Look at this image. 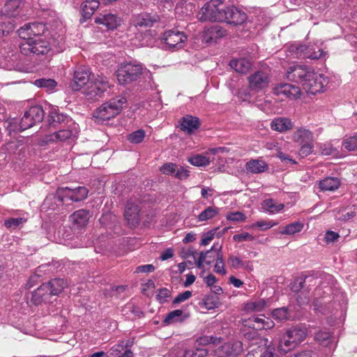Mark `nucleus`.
Returning <instances> with one entry per match:
<instances>
[{"instance_id":"nucleus-1","label":"nucleus","mask_w":357,"mask_h":357,"mask_svg":"<svg viewBox=\"0 0 357 357\" xmlns=\"http://www.w3.org/2000/svg\"><path fill=\"white\" fill-rule=\"evenodd\" d=\"M126 102L125 97L114 98L96 109L93 112V116L102 121L109 120L120 113Z\"/></svg>"},{"instance_id":"nucleus-2","label":"nucleus","mask_w":357,"mask_h":357,"mask_svg":"<svg viewBox=\"0 0 357 357\" xmlns=\"http://www.w3.org/2000/svg\"><path fill=\"white\" fill-rule=\"evenodd\" d=\"M305 328L294 326L287 330L280 341V350L284 353L295 349L306 337Z\"/></svg>"},{"instance_id":"nucleus-3","label":"nucleus","mask_w":357,"mask_h":357,"mask_svg":"<svg viewBox=\"0 0 357 357\" xmlns=\"http://www.w3.org/2000/svg\"><path fill=\"white\" fill-rule=\"evenodd\" d=\"M143 66L141 63H121L116 72L119 83L126 85L137 81L143 74Z\"/></svg>"},{"instance_id":"nucleus-4","label":"nucleus","mask_w":357,"mask_h":357,"mask_svg":"<svg viewBox=\"0 0 357 357\" xmlns=\"http://www.w3.org/2000/svg\"><path fill=\"white\" fill-rule=\"evenodd\" d=\"M224 0H211L200 9L197 14V18L200 22H221Z\"/></svg>"},{"instance_id":"nucleus-5","label":"nucleus","mask_w":357,"mask_h":357,"mask_svg":"<svg viewBox=\"0 0 357 357\" xmlns=\"http://www.w3.org/2000/svg\"><path fill=\"white\" fill-rule=\"evenodd\" d=\"M187 36L183 31L176 29L167 30L160 36L161 43L166 45L167 49L176 51L184 47L187 40Z\"/></svg>"},{"instance_id":"nucleus-6","label":"nucleus","mask_w":357,"mask_h":357,"mask_svg":"<svg viewBox=\"0 0 357 357\" xmlns=\"http://www.w3.org/2000/svg\"><path fill=\"white\" fill-rule=\"evenodd\" d=\"M89 190L84 186H78L75 188L69 187L59 188L55 194V198L60 202L68 200L78 202L84 200L88 196Z\"/></svg>"},{"instance_id":"nucleus-7","label":"nucleus","mask_w":357,"mask_h":357,"mask_svg":"<svg viewBox=\"0 0 357 357\" xmlns=\"http://www.w3.org/2000/svg\"><path fill=\"white\" fill-rule=\"evenodd\" d=\"M20 52L26 56L44 55L50 50L48 41L42 38L24 41L20 46Z\"/></svg>"},{"instance_id":"nucleus-8","label":"nucleus","mask_w":357,"mask_h":357,"mask_svg":"<svg viewBox=\"0 0 357 357\" xmlns=\"http://www.w3.org/2000/svg\"><path fill=\"white\" fill-rule=\"evenodd\" d=\"M221 338L213 335L202 336L196 340L192 349L185 352V357H206L208 350L206 347L208 344H218L220 343Z\"/></svg>"},{"instance_id":"nucleus-9","label":"nucleus","mask_w":357,"mask_h":357,"mask_svg":"<svg viewBox=\"0 0 357 357\" xmlns=\"http://www.w3.org/2000/svg\"><path fill=\"white\" fill-rule=\"evenodd\" d=\"M221 22L238 26L243 24L247 20V14L238 8L222 6Z\"/></svg>"},{"instance_id":"nucleus-10","label":"nucleus","mask_w":357,"mask_h":357,"mask_svg":"<svg viewBox=\"0 0 357 357\" xmlns=\"http://www.w3.org/2000/svg\"><path fill=\"white\" fill-rule=\"evenodd\" d=\"M313 70L312 67L305 65H293L287 69L286 77L288 80L301 83L303 86V82L310 77Z\"/></svg>"},{"instance_id":"nucleus-11","label":"nucleus","mask_w":357,"mask_h":357,"mask_svg":"<svg viewBox=\"0 0 357 357\" xmlns=\"http://www.w3.org/2000/svg\"><path fill=\"white\" fill-rule=\"evenodd\" d=\"M45 25L43 23L33 22L25 24L18 29L17 33L21 38L27 41L41 38V35L45 32Z\"/></svg>"},{"instance_id":"nucleus-12","label":"nucleus","mask_w":357,"mask_h":357,"mask_svg":"<svg viewBox=\"0 0 357 357\" xmlns=\"http://www.w3.org/2000/svg\"><path fill=\"white\" fill-rule=\"evenodd\" d=\"M244 327L252 328L254 331L268 330L272 328L275 324L269 317L260 314L251 316L247 319H242Z\"/></svg>"},{"instance_id":"nucleus-13","label":"nucleus","mask_w":357,"mask_h":357,"mask_svg":"<svg viewBox=\"0 0 357 357\" xmlns=\"http://www.w3.org/2000/svg\"><path fill=\"white\" fill-rule=\"evenodd\" d=\"M325 84L324 77L313 70L310 77L303 82V88L307 93L311 94H316L323 91Z\"/></svg>"},{"instance_id":"nucleus-14","label":"nucleus","mask_w":357,"mask_h":357,"mask_svg":"<svg viewBox=\"0 0 357 357\" xmlns=\"http://www.w3.org/2000/svg\"><path fill=\"white\" fill-rule=\"evenodd\" d=\"M248 82L250 90L258 92L268 86L270 77L267 73L258 70L248 77Z\"/></svg>"},{"instance_id":"nucleus-15","label":"nucleus","mask_w":357,"mask_h":357,"mask_svg":"<svg viewBox=\"0 0 357 357\" xmlns=\"http://www.w3.org/2000/svg\"><path fill=\"white\" fill-rule=\"evenodd\" d=\"M109 86L107 78L98 76L93 82L90 83L86 95L89 99H96L98 97H101Z\"/></svg>"},{"instance_id":"nucleus-16","label":"nucleus","mask_w":357,"mask_h":357,"mask_svg":"<svg viewBox=\"0 0 357 357\" xmlns=\"http://www.w3.org/2000/svg\"><path fill=\"white\" fill-rule=\"evenodd\" d=\"M160 20L157 13L144 12L134 16L133 25L139 28H149L153 26Z\"/></svg>"},{"instance_id":"nucleus-17","label":"nucleus","mask_w":357,"mask_h":357,"mask_svg":"<svg viewBox=\"0 0 357 357\" xmlns=\"http://www.w3.org/2000/svg\"><path fill=\"white\" fill-rule=\"evenodd\" d=\"M243 351V343L241 341L228 342L220 347L217 350L219 356H238Z\"/></svg>"},{"instance_id":"nucleus-18","label":"nucleus","mask_w":357,"mask_h":357,"mask_svg":"<svg viewBox=\"0 0 357 357\" xmlns=\"http://www.w3.org/2000/svg\"><path fill=\"white\" fill-rule=\"evenodd\" d=\"M139 206L137 203L132 200L128 201L125 208L124 217L130 227H136L139 224Z\"/></svg>"},{"instance_id":"nucleus-19","label":"nucleus","mask_w":357,"mask_h":357,"mask_svg":"<svg viewBox=\"0 0 357 357\" xmlns=\"http://www.w3.org/2000/svg\"><path fill=\"white\" fill-rule=\"evenodd\" d=\"M91 73L84 67L78 68L74 73L73 81L70 86L73 91H79L89 81Z\"/></svg>"},{"instance_id":"nucleus-20","label":"nucleus","mask_w":357,"mask_h":357,"mask_svg":"<svg viewBox=\"0 0 357 357\" xmlns=\"http://www.w3.org/2000/svg\"><path fill=\"white\" fill-rule=\"evenodd\" d=\"M95 22L105 26L108 29L114 30L120 26L121 19L116 14L107 13L96 17Z\"/></svg>"},{"instance_id":"nucleus-21","label":"nucleus","mask_w":357,"mask_h":357,"mask_svg":"<svg viewBox=\"0 0 357 357\" xmlns=\"http://www.w3.org/2000/svg\"><path fill=\"white\" fill-rule=\"evenodd\" d=\"M274 90L277 95H284L289 99H297L301 96L300 88L291 84H280Z\"/></svg>"},{"instance_id":"nucleus-22","label":"nucleus","mask_w":357,"mask_h":357,"mask_svg":"<svg viewBox=\"0 0 357 357\" xmlns=\"http://www.w3.org/2000/svg\"><path fill=\"white\" fill-rule=\"evenodd\" d=\"M201 126V122L199 118L187 115L181 119L179 128L181 130L187 132L189 134L194 132Z\"/></svg>"},{"instance_id":"nucleus-23","label":"nucleus","mask_w":357,"mask_h":357,"mask_svg":"<svg viewBox=\"0 0 357 357\" xmlns=\"http://www.w3.org/2000/svg\"><path fill=\"white\" fill-rule=\"evenodd\" d=\"M47 285L44 283L42 284L36 290L32 292L30 301L35 305H38L43 302L50 301L51 297L48 291L47 290Z\"/></svg>"},{"instance_id":"nucleus-24","label":"nucleus","mask_w":357,"mask_h":357,"mask_svg":"<svg viewBox=\"0 0 357 357\" xmlns=\"http://www.w3.org/2000/svg\"><path fill=\"white\" fill-rule=\"evenodd\" d=\"M293 141L299 144L314 142L313 133L303 127L297 128L292 136Z\"/></svg>"},{"instance_id":"nucleus-25","label":"nucleus","mask_w":357,"mask_h":357,"mask_svg":"<svg viewBox=\"0 0 357 357\" xmlns=\"http://www.w3.org/2000/svg\"><path fill=\"white\" fill-rule=\"evenodd\" d=\"M293 127L294 123L290 119L286 117L275 118L271 123V129L280 132H285L291 130Z\"/></svg>"},{"instance_id":"nucleus-26","label":"nucleus","mask_w":357,"mask_h":357,"mask_svg":"<svg viewBox=\"0 0 357 357\" xmlns=\"http://www.w3.org/2000/svg\"><path fill=\"white\" fill-rule=\"evenodd\" d=\"M70 219L77 228L84 227L88 224L89 211L85 209L78 210L70 216Z\"/></svg>"},{"instance_id":"nucleus-27","label":"nucleus","mask_w":357,"mask_h":357,"mask_svg":"<svg viewBox=\"0 0 357 357\" xmlns=\"http://www.w3.org/2000/svg\"><path fill=\"white\" fill-rule=\"evenodd\" d=\"M21 1L20 0H8L1 9V14L6 17H15L19 14Z\"/></svg>"},{"instance_id":"nucleus-28","label":"nucleus","mask_w":357,"mask_h":357,"mask_svg":"<svg viewBox=\"0 0 357 357\" xmlns=\"http://www.w3.org/2000/svg\"><path fill=\"white\" fill-rule=\"evenodd\" d=\"M100 2L98 0H85L81 4V13L85 20H89L98 8Z\"/></svg>"},{"instance_id":"nucleus-29","label":"nucleus","mask_w":357,"mask_h":357,"mask_svg":"<svg viewBox=\"0 0 357 357\" xmlns=\"http://www.w3.org/2000/svg\"><path fill=\"white\" fill-rule=\"evenodd\" d=\"M44 284L47 286V290L51 296L59 295L67 285L66 282L61 278L52 279Z\"/></svg>"},{"instance_id":"nucleus-30","label":"nucleus","mask_w":357,"mask_h":357,"mask_svg":"<svg viewBox=\"0 0 357 357\" xmlns=\"http://www.w3.org/2000/svg\"><path fill=\"white\" fill-rule=\"evenodd\" d=\"M227 34V31L219 25L209 27L205 32V38L207 42L215 41Z\"/></svg>"},{"instance_id":"nucleus-31","label":"nucleus","mask_w":357,"mask_h":357,"mask_svg":"<svg viewBox=\"0 0 357 357\" xmlns=\"http://www.w3.org/2000/svg\"><path fill=\"white\" fill-rule=\"evenodd\" d=\"M340 185V181L335 177H326L319 181V187L321 191H335Z\"/></svg>"},{"instance_id":"nucleus-32","label":"nucleus","mask_w":357,"mask_h":357,"mask_svg":"<svg viewBox=\"0 0 357 357\" xmlns=\"http://www.w3.org/2000/svg\"><path fill=\"white\" fill-rule=\"evenodd\" d=\"M268 168L267 164L260 160H251L246 162L245 169L247 172L252 174H259L266 171Z\"/></svg>"},{"instance_id":"nucleus-33","label":"nucleus","mask_w":357,"mask_h":357,"mask_svg":"<svg viewBox=\"0 0 357 357\" xmlns=\"http://www.w3.org/2000/svg\"><path fill=\"white\" fill-rule=\"evenodd\" d=\"M229 66L241 74L247 73L251 68V63L246 59H233Z\"/></svg>"},{"instance_id":"nucleus-34","label":"nucleus","mask_w":357,"mask_h":357,"mask_svg":"<svg viewBox=\"0 0 357 357\" xmlns=\"http://www.w3.org/2000/svg\"><path fill=\"white\" fill-rule=\"evenodd\" d=\"M304 53L303 54V59H309L312 60L319 59L326 56V52L323 50L319 48L318 50L312 45H305Z\"/></svg>"},{"instance_id":"nucleus-35","label":"nucleus","mask_w":357,"mask_h":357,"mask_svg":"<svg viewBox=\"0 0 357 357\" xmlns=\"http://www.w3.org/2000/svg\"><path fill=\"white\" fill-rule=\"evenodd\" d=\"M261 207L264 211L273 214L282 211L284 206L283 204H277L273 199H266L261 203Z\"/></svg>"},{"instance_id":"nucleus-36","label":"nucleus","mask_w":357,"mask_h":357,"mask_svg":"<svg viewBox=\"0 0 357 357\" xmlns=\"http://www.w3.org/2000/svg\"><path fill=\"white\" fill-rule=\"evenodd\" d=\"M219 208L216 206H208L197 215L198 222H204L209 220L219 213Z\"/></svg>"},{"instance_id":"nucleus-37","label":"nucleus","mask_w":357,"mask_h":357,"mask_svg":"<svg viewBox=\"0 0 357 357\" xmlns=\"http://www.w3.org/2000/svg\"><path fill=\"white\" fill-rule=\"evenodd\" d=\"M304 227V224L300 221H296L286 225L280 234L282 235H294L301 232Z\"/></svg>"},{"instance_id":"nucleus-38","label":"nucleus","mask_w":357,"mask_h":357,"mask_svg":"<svg viewBox=\"0 0 357 357\" xmlns=\"http://www.w3.org/2000/svg\"><path fill=\"white\" fill-rule=\"evenodd\" d=\"M219 298L215 295H207L202 299L201 306L206 310H213L219 306Z\"/></svg>"},{"instance_id":"nucleus-39","label":"nucleus","mask_w":357,"mask_h":357,"mask_svg":"<svg viewBox=\"0 0 357 357\" xmlns=\"http://www.w3.org/2000/svg\"><path fill=\"white\" fill-rule=\"evenodd\" d=\"M73 136V131L69 129L60 130L57 132H54L51 135V141L53 142H64L68 139H70Z\"/></svg>"},{"instance_id":"nucleus-40","label":"nucleus","mask_w":357,"mask_h":357,"mask_svg":"<svg viewBox=\"0 0 357 357\" xmlns=\"http://www.w3.org/2000/svg\"><path fill=\"white\" fill-rule=\"evenodd\" d=\"M34 84L40 88H45L47 91H53L57 85L56 82L53 79L41 78L34 81Z\"/></svg>"},{"instance_id":"nucleus-41","label":"nucleus","mask_w":357,"mask_h":357,"mask_svg":"<svg viewBox=\"0 0 357 357\" xmlns=\"http://www.w3.org/2000/svg\"><path fill=\"white\" fill-rule=\"evenodd\" d=\"M26 112L37 123H40L44 118V111L40 106L31 107Z\"/></svg>"},{"instance_id":"nucleus-42","label":"nucleus","mask_w":357,"mask_h":357,"mask_svg":"<svg viewBox=\"0 0 357 357\" xmlns=\"http://www.w3.org/2000/svg\"><path fill=\"white\" fill-rule=\"evenodd\" d=\"M188 162L194 166H207L210 163V160L208 157L202 155H195L188 158Z\"/></svg>"},{"instance_id":"nucleus-43","label":"nucleus","mask_w":357,"mask_h":357,"mask_svg":"<svg viewBox=\"0 0 357 357\" xmlns=\"http://www.w3.org/2000/svg\"><path fill=\"white\" fill-rule=\"evenodd\" d=\"M304 50L305 49V45H296L293 44L289 46L288 52H289V56H293L294 58L297 59H303V54L304 53Z\"/></svg>"},{"instance_id":"nucleus-44","label":"nucleus","mask_w":357,"mask_h":357,"mask_svg":"<svg viewBox=\"0 0 357 357\" xmlns=\"http://www.w3.org/2000/svg\"><path fill=\"white\" fill-rule=\"evenodd\" d=\"M228 264L231 268L238 269L241 267L248 268L250 264V261H244L238 257L230 255L228 258Z\"/></svg>"},{"instance_id":"nucleus-45","label":"nucleus","mask_w":357,"mask_h":357,"mask_svg":"<svg viewBox=\"0 0 357 357\" xmlns=\"http://www.w3.org/2000/svg\"><path fill=\"white\" fill-rule=\"evenodd\" d=\"M265 304L266 303L264 300L250 302L245 304V310L247 312H260L264 308Z\"/></svg>"},{"instance_id":"nucleus-46","label":"nucleus","mask_w":357,"mask_h":357,"mask_svg":"<svg viewBox=\"0 0 357 357\" xmlns=\"http://www.w3.org/2000/svg\"><path fill=\"white\" fill-rule=\"evenodd\" d=\"M26 221L27 220L24 218H10L5 220L4 225L8 229H15Z\"/></svg>"},{"instance_id":"nucleus-47","label":"nucleus","mask_w":357,"mask_h":357,"mask_svg":"<svg viewBox=\"0 0 357 357\" xmlns=\"http://www.w3.org/2000/svg\"><path fill=\"white\" fill-rule=\"evenodd\" d=\"M278 223L277 222H274L273 220H259L252 223L250 228L255 229L259 228L262 231L267 230L271 229V227L277 225Z\"/></svg>"},{"instance_id":"nucleus-48","label":"nucleus","mask_w":357,"mask_h":357,"mask_svg":"<svg viewBox=\"0 0 357 357\" xmlns=\"http://www.w3.org/2000/svg\"><path fill=\"white\" fill-rule=\"evenodd\" d=\"M183 313V312L181 310H175L169 312L163 321L164 324L165 325H169L178 321Z\"/></svg>"},{"instance_id":"nucleus-49","label":"nucleus","mask_w":357,"mask_h":357,"mask_svg":"<svg viewBox=\"0 0 357 357\" xmlns=\"http://www.w3.org/2000/svg\"><path fill=\"white\" fill-rule=\"evenodd\" d=\"M135 338H130L127 340L126 341L121 340L120 342L123 344V347L124 348L125 351H123V354L120 356L119 357H134L133 352L130 350V348L134 344Z\"/></svg>"},{"instance_id":"nucleus-50","label":"nucleus","mask_w":357,"mask_h":357,"mask_svg":"<svg viewBox=\"0 0 357 357\" xmlns=\"http://www.w3.org/2000/svg\"><path fill=\"white\" fill-rule=\"evenodd\" d=\"M36 123L37 122L33 121V119L29 116V115L25 112L20 123V130L22 131L29 129Z\"/></svg>"},{"instance_id":"nucleus-51","label":"nucleus","mask_w":357,"mask_h":357,"mask_svg":"<svg viewBox=\"0 0 357 357\" xmlns=\"http://www.w3.org/2000/svg\"><path fill=\"white\" fill-rule=\"evenodd\" d=\"M272 315L275 319L282 321L288 319L289 312L286 307L277 308L273 311Z\"/></svg>"},{"instance_id":"nucleus-52","label":"nucleus","mask_w":357,"mask_h":357,"mask_svg":"<svg viewBox=\"0 0 357 357\" xmlns=\"http://www.w3.org/2000/svg\"><path fill=\"white\" fill-rule=\"evenodd\" d=\"M171 296V291L167 288H160L158 289L156 299L160 303H165L167 298Z\"/></svg>"},{"instance_id":"nucleus-53","label":"nucleus","mask_w":357,"mask_h":357,"mask_svg":"<svg viewBox=\"0 0 357 357\" xmlns=\"http://www.w3.org/2000/svg\"><path fill=\"white\" fill-rule=\"evenodd\" d=\"M144 131L142 130H138L130 134L128 137V139L132 143L139 144L144 140Z\"/></svg>"},{"instance_id":"nucleus-54","label":"nucleus","mask_w":357,"mask_h":357,"mask_svg":"<svg viewBox=\"0 0 357 357\" xmlns=\"http://www.w3.org/2000/svg\"><path fill=\"white\" fill-rule=\"evenodd\" d=\"M342 145L349 151H357V135H354L344 139Z\"/></svg>"},{"instance_id":"nucleus-55","label":"nucleus","mask_w":357,"mask_h":357,"mask_svg":"<svg viewBox=\"0 0 357 357\" xmlns=\"http://www.w3.org/2000/svg\"><path fill=\"white\" fill-rule=\"evenodd\" d=\"M214 271L216 273H220L222 275L226 274L224 259L222 254H218L216 262L214 266Z\"/></svg>"},{"instance_id":"nucleus-56","label":"nucleus","mask_w":357,"mask_h":357,"mask_svg":"<svg viewBox=\"0 0 357 357\" xmlns=\"http://www.w3.org/2000/svg\"><path fill=\"white\" fill-rule=\"evenodd\" d=\"M301 145V147L298 151V154L301 157H307L312 153L314 149L313 142L307 144H302Z\"/></svg>"},{"instance_id":"nucleus-57","label":"nucleus","mask_w":357,"mask_h":357,"mask_svg":"<svg viewBox=\"0 0 357 357\" xmlns=\"http://www.w3.org/2000/svg\"><path fill=\"white\" fill-rule=\"evenodd\" d=\"M177 165L175 163L167 162L160 168V172L165 175L175 174Z\"/></svg>"},{"instance_id":"nucleus-58","label":"nucleus","mask_w":357,"mask_h":357,"mask_svg":"<svg viewBox=\"0 0 357 357\" xmlns=\"http://www.w3.org/2000/svg\"><path fill=\"white\" fill-rule=\"evenodd\" d=\"M331 337L330 333L319 331L315 334V339L321 344L327 345Z\"/></svg>"},{"instance_id":"nucleus-59","label":"nucleus","mask_w":357,"mask_h":357,"mask_svg":"<svg viewBox=\"0 0 357 357\" xmlns=\"http://www.w3.org/2000/svg\"><path fill=\"white\" fill-rule=\"evenodd\" d=\"M226 218L228 220L233 222H243L245 221L246 216L243 213L236 211L227 214Z\"/></svg>"},{"instance_id":"nucleus-60","label":"nucleus","mask_w":357,"mask_h":357,"mask_svg":"<svg viewBox=\"0 0 357 357\" xmlns=\"http://www.w3.org/2000/svg\"><path fill=\"white\" fill-rule=\"evenodd\" d=\"M122 345L123 344L119 341L117 344L112 347L109 351V355L114 357H119L120 356H121L123 354V351H125Z\"/></svg>"},{"instance_id":"nucleus-61","label":"nucleus","mask_w":357,"mask_h":357,"mask_svg":"<svg viewBox=\"0 0 357 357\" xmlns=\"http://www.w3.org/2000/svg\"><path fill=\"white\" fill-rule=\"evenodd\" d=\"M233 240L236 242L252 241L255 240V237L248 232H243L234 235Z\"/></svg>"},{"instance_id":"nucleus-62","label":"nucleus","mask_w":357,"mask_h":357,"mask_svg":"<svg viewBox=\"0 0 357 357\" xmlns=\"http://www.w3.org/2000/svg\"><path fill=\"white\" fill-rule=\"evenodd\" d=\"M192 296V292L190 291H185L183 293L179 294L174 300L172 303L176 305L184 302Z\"/></svg>"},{"instance_id":"nucleus-63","label":"nucleus","mask_w":357,"mask_h":357,"mask_svg":"<svg viewBox=\"0 0 357 357\" xmlns=\"http://www.w3.org/2000/svg\"><path fill=\"white\" fill-rule=\"evenodd\" d=\"M215 234V230H211L204 234L201 240V245H207L214 238Z\"/></svg>"},{"instance_id":"nucleus-64","label":"nucleus","mask_w":357,"mask_h":357,"mask_svg":"<svg viewBox=\"0 0 357 357\" xmlns=\"http://www.w3.org/2000/svg\"><path fill=\"white\" fill-rule=\"evenodd\" d=\"M353 209H351L349 211H347L345 213H342L340 217H338V220L342 221H347L354 218L356 215L357 208L355 206H353Z\"/></svg>"}]
</instances>
